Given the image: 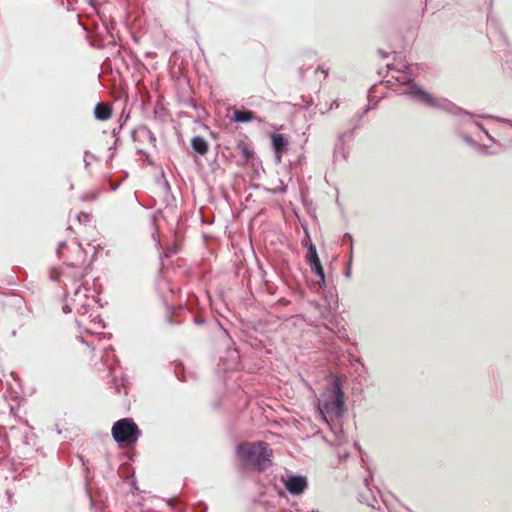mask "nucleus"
I'll use <instances>...</instances> for the list:
<instances>
[{
  "label": "nucleus",
  "instance_id": "nucleus-11",
  "mask_svg": "<svg viewBox=\"0 0 512 512\" xmlns=\"http://www.w3.org/2000/svg\"><path fill=\"white\" fill-rule=\"evenodd\" d=\"M310 267L312 271L316 273V275L319 277V283L321 285L325 284V274L321 265V262L318 261L317 264H310Z\"/></svg>",
  "mask_w": 512,
  "mask_h": 512
},
{
  "label": "nucleus",
  "instance_id": "nucleus-6",
  "mask_svg": "<svg viewBox=\"0 0 512 512\" xmlns=\"http://www.w3.org/2000/svg\"><path fill=\"white\" fill-rule=\"evenodd\" d=\"M271 140L277 159L280 161L282 153L288 144V140L283 134H273Z\"/></svg>",
  "mask_w": 512,
  "mask_h": 512
},
{
  "label": "nucleus",
  "instance_id": "nucleus-13",
  "mask_svg": "<svg viewBox=\"0 0 512 512\" xmlns=\"http://www.w3.org/2000/svg\"><path fill=\"white\" fill-rule=\"evenodd\" d=\"M403 81H410V76H405Z\"/></svg>",
  "mask_w": 512,
  "mask_h": 512
},
{
  "label": "nucleus",
  "instance_id": "nucleus-7",
  "mask_svg": "<svg viewBox=\"0 0 512 512\" xmlns=\"http://www.w3.org/2000/svg\"><path fill=\"white\" fill-rule=\"evenodd\" d=\"M111 114H112L111 108L108 105H106L104 103H98L95 106L94 115H95L96 119L105 121L111 117Z\"/></svg>",
  "mask_w": 512,
  "mask_h": 512
},
{
  "label": "nucleus",
  "instance_id": "nucleus-9",
  "mask_svg": "<svg viewBox=\"0 0 512 512\" xmlns=\"http://www.w3.org/2000/svg\"><path fill=\"white\" fill-rule=\"evenodd\" d=\"M254 119V113L250 110H235L232 120L238 123L250 122Z\"/></svg>",
  "mask_w": 512,
  "mask_h": 512
},
{
  "label": "nucleus",
  "instance_id": "nucleus-10",
  "mask_svg": "<svg viewBox=\"0 0 512 512\" xmlns=\"http://www.w3.org/2000/svg\"><path fill=\"white\" fill-rule=\"evenodd\" d=\"M307 261H308L309 265L317 264V262L320 261L317 251H316V247L312 243H310V245L308 247Z\"/></svg>",
  "mask_w": 512,
  "mask_h": 512
},
{
  "label": "nucleus",
  "instance_id": "nucleus-12",
  "mask_svg": "<svg viewBox=\"0 0 512 512\" xmlns=\"http://www.w3.org/2000/svg\"><path fill=\"white\" fill-rule=\"evenodd\" d=\"M71 310H72V309H71V307H70L69 305H65V306L63 307V311H64V313H70V312H71Z\"/></svg>",
  "mask_w": 512,
  "mask_h": 512
},
{
  "label": "nucleus",
  "instance_id": "nucleus-3",
  "mask_svg": "<svg viewBox=\"0 0 512 512\" xmlns=\"http://www.w3.org/2000/svg\"><path fill=\"white\" fill-rule=\"evenodd\" d=\"M113 439L119 443H135L140 435V430L130 418H123L116 421L111 430Z\"/></svg>",
  "mask_w": 512,
  "mask_h": 512
},
{
  "label": "nucleus",
  "instance_id": "nucleus-8",
  "mask_svg": "<svg viewBox=\"0 0 512 512\" xmlns=\"http://www.w3.org/2000/svg\"><path fill=\"white\" fill-rule=\"evenodd\" d=\"M191 145L194 151H196L200 155H205L208 152V143L201 136L194 137L191 141Z\"/></svg>",
  "mask_w": 512,
  "mask_h": 512
},
{
  "label": "nucleus",
  "instance_id": "nucleus-4",
  "mask_svg": "<svg viewBox=\"0 0 512 512\" xmlns=\"http://www.w3.org/2000/svg\"><path fill=\"white\" fill-rule=\"evenodd\" d=\"M285 487L293 495L301 494L307 487V480L303 476H289L285 481Z\"/></svg>",
  "mask_w": 512,
  "mask_h": 512
},
{
  "label": "nucleus",
  "instance_id": "nucleus-1",
  "mask_svg": "<svg viewBox=\"0 0 512 512\" xmlns=\"http://www.w3.org/2000/svg\"><path fill=\"white\" fill-rule=\"evenodd\" d=\"M317 408L319 415L326 423L343 415L344 397L338 383H334L331 388L321 393Z\"/></svg>",
  "mask_w": 512,
  "mask_h": 512
},
{
  "label": "nucleus",
  "instance_id": "nucleus-5",
  "mask_svg": "<svg viewBox=\"0 0 512 512\" xmlns=\"http://www.w3.org/2000/svg\"><path fill=\"white\" fill-rule=\"evenodd\" d=\"M406 94H409V95L415 97L416 99L424 102L425 104H427L429 106H432V107L436 106V102L433 99V97L430 94H428L425 91H423L417 85H412L409 88V90L406 92Z\"/></svg>",
  "mask_w": 512,
  "mask_h": 512
},
{
  "label": "nucleus",
  "instance_id": "nucleus-2",
  "mask_svg": "<svg viewBox=\"0 0 512 512\" xmlns=\"http://www.w3.org/2000/svg\"><path fill=\"white\" fill-rule=\"evenodd\" d=\"M237 454L243 461L263 470L271 463L272 450L263 442L244 443L238 446Z\"/></svg>",
  "mask_w": 512,
  "mask_h": 512
}]
</instances>
